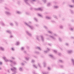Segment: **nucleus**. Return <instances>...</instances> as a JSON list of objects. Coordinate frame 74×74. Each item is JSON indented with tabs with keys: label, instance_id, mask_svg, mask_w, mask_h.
I'll return each mask as SVG.
<instances>
[{
	"label": "nucleus",
	"instance_id": "f03ea898",
	"mask_svg": "<svg viewBox=\"0 0 74 74\" xmlns=\"http://www.w3.org/2000/svg\"><path fill=\"white\" fill-rule=\"evenodd\" d=\"M3 59H4L6 62H10L12 64H16V62H13L11 60H9L7 59V58L5 57H3Z\"/></svg>",
	"mask_w": 74,
	"mask_h": 74
},
{
	"label": "nucleus",
	"instance_id": "dca6fc26",
	"mask_svg": "<svg viewBox=\"0 0 74 74\" xmlns=\"http://www.w3.org/2000/svg\"><path fill=\"white\" fill-rule=\"evenodd\" d=\"M71 61L73 63V65L74 66V59H71Z\"/></svg>",
	"mask_w": 74,
	"mask_h": 74
},
{
	"label": "nucleus",
	"instance_id": "39448f33",
	"mask_svg": "<svg viewBox=\"0 0 74 74\" xmlns=\"http://www.w3.org/2000/svg\"><path fill=\"white\" fill-rule=\"evenodd\" d=\"M25 25H27L28 27H29V28H30L31 29H32V30H33V29H34V27H33V26H30L29 25L26 23H25Z\"/></svg>",
	"mask_w": 74,
	"mask_h": 74
},
{
	"label": "nucleus",
	"instance_id": "37998d69",
	"mask_svg": "<svg viewBox=\"0 0 74 74\" xmlns=\"http://www.w3.org/2000/svg\"><path fill=\"white\" fill-rule=\"evenodd\" d=\"M42 73H43V74H47V73H46L45 72H42Z\"/></svg>",
	"mask_w": 74,
	"mask_h": 74
},
{
	"label": "nucleus",
	"instance_id": "9d476101",
	"mask_svg": "<svg viewBox=\"0 0 74 74\" xmlns=\"http://www.w3.org/2000/svg\"><path fill=\"white\" fill-rule=\"evenodd\" d=\"M51 5V3H48L47 4V7H49Z\"/></svg>",
	"mask_w": 74,
	"mask_h": 74
},
{
	"label": "nucleus",
	"instance_id": "f257e3e1",
	"mask_svg": "<svg viewBox=\"0 0 74 74\" xmlns=\"http://www.w3.org/2000/svg\"><path fill=\"white\" fill-rule=\"evenodd\" d=\"M48 33H49V34H52L53 36H49V37L51 38L53 40H56V38H55V37L57 36V35L56 34H53V32L52 31H48Z\"/></svg>",
	"mask_w": 74,
	"mask_h": 74
},
{
	"label": "nucleus",
	"instance_id": "e433bc0d",
	"mask_svg": "<svg viewBox=\"0 0 74 74\" xmlns=\"http://www.w3.org/2000/svg\"><path fill=\"white\" fill-rule=\"evenodd\" d=\"M25 59H26V60H29V58H25Z\"/></svg>",
	"mask_w": 74,
	"mask_h": 74
},
{
	"label": "nucleus",
	"instance_id": "49530a36",
	"mask_svg": "<svg viewBox=\"0 0 74 74\" xmlns=\"http://www.w3.org/2000/svg\"><path fill=\"white\" fill-rule=\"evenodd\" d=\"M70 30H71V31H73V29L72 28H71L70 29Z\"/></svg>",
	"mask_w": 74,
	"mask_h": 74
},
{
	"label": "nucleus",
	"instance_id": "f704fd0d",
	"mask_svg": "<svg viewBox=\"0 0 74 74\" xmlns=\"http://www.w3.org/2000/svg\"><path fill=\"white\" fill-rule=\"evenodd\" d=\"M59 41H62V39H61L60 38H59Z\"/></svg>",
	"mask_w": 74,
	"mask_h": 74
},
{
	"label": "nucleus",
	"instance_id": "13d9d810",
	"mask_svg": "<svg viewBox=\"0 0 74 74\" xmlns=\"http://www.w3.org/2000/svg\"><path fill=\"white\" fill-rule=\"evenodd\" d=\"M10 38H12V37H13V36H10Z\"/></svg>",
	"mask_w": 74,
	"mask_h": 74
},
{
	"label": "nucleus",
	"instance_id": "bf43d9fd",
	"mask_svg": "<svg viewBox=\"0 0 74 74\" xmlns=\"http://www.w3.org/2000/svg\"><path fill=\"white\" fill-rule=\"evenodd\" d=\"M21 65H22V66L24 65V64L23 63H21Z\"/></svg>",
	"mask_w": 74,
	"mask_h": 74
},
{
	"label": "nucleus",
	"instance_id": "6e6d98bb",
	"mask_svg": "<svg viewBox=\"0 0 74 74\" xmlns=\"http://www.w3.org/2000/svg\"><path fill=\"white\" fill-rule=\"evenodd\" d=\"M12 51H14V48H12Z\"/></svg>",
	"mask_w": 74,
	"mask_h": 74
},
{
	"label": "nucleus",
	"instance_id": "69168bd1",
	"mask_svg": "<svg viewBox=\"0 0 74 74\" xmlns=\"http://www.w3.org/2000/svg\"><path fill=\"white\" fill-rule=\"evenodd\" d=\"M52 22H55V21H52Z\"/></svg>",
	"mask_w": 74,
	"mask_h": 74
},
{
	"label": "nucleus",
	"instance_id": "cd10ccee",
	"mask_svg": "<svg viewBox=\"0 0 74 74\" xmlns=\"http://www.w3.org/2000/svg\"><path fill=\"white\" fill-rule=\"evenodd\" d=\"M69 7H70L71 8H73L74 7V6H72L71 5H69Z\"/></svg>",
	"mask_w": 74,
	"mask_h": 74
},
{
	"label": "nucleus",
	"instance_id": "c756f323",
	"mask_svg": "<svg viewBox=\"0 0 74 74\" xmlns=\"http://www.w3.org/2000/svg\"><path fill=\"white\" fill-rule=\"evenodd\" d=\"M34 20H35V21H36V22H37L38 20L37 19V18H34Z\"/></svg>",
	"mask_w": 74,
	"mask_h": 74
},
{
	"label": "nucleus",
	"instance_id": "a211bd4d",
	"mask_svg": "<svg viewBox=\"0 0 74 74\" xmlns=\"http://www.w3.org/2000/svg\"><path fill=\"white\" fill-rule=\"evenodd\" d=\"M19 70L20 71H23V69H22L20 67L19 68Z\"/></svg>",
	"mask_w": 74,
	"mask_h": 74
},
{
	"label": "nucleus",
	"instance_id": "6ab92c4d",
	"mask_svg": "<svg viewBox=\"0 0 74 74\" xmlns=\"http://www.w3.org/2000/svg\"><path fill=\"white\" fill-rule=\"evenodd\" d=\"M19 44H20V43L19 42H16V45H19Z\"/></svg>",
	"mask_w": 74,
	"mask_h": 74
},
{
	"label": "nucleus",
	"instance_id": "0eeeda50",
	"mask_svg": "<svg viewBox=\"0 0 74 74\" xmlns=\"http://www.w3.org/2000/svg\"><path fill=\"white\" fill-rule=\"evenodd\" d=\"M26 32L27 34L29 36H30V37H32V34L29 33V32H28L27 31H26Z\"/></svg>",
	"mask_w": 74,
	"mask_h": 74
},
{
	"label": "nucleus",
	"instance_id": "7c9ffc66",
	"mask_svg": "<svg viewBox=\"0 0 74 74\" xmlns=\"http://www.w3.org/2000/svg\"><path fill=\"white\" fill-rule=\"evenodd\" d=\"M54 52H55V53H57V51L56 50H54Z\"/></svg>",
	"mask_w": 74,
	"mask_h": 74
},
{
	"label": "nucleus",
	"instance_id": "393cba45",
	"mask_svg": "<svg viewBox=\"0 0 74 74\" xmlns=\"http://www.w3.org/2000/svg\"><path fill=\"white\" fill-rule=\"evenodd\" d=\"M38 65L39 66V67H40V68H41V64H40L38 63Z\"/></svg>",
	"mask_w": 74,
	"mask_h": 74
},
{
	"label": "nucleus",
	"instance_id": "864d4df0",
	"mask_svg": "<svg viewBox=\"0 0 74 74\" xmlns=\"http://www.w3.org/2000/svg\"><path fill=\"white\" fill-rule=\"evenodd\" d=\"M26 14L27 15H29V13H28V12H26Z\"/></svg>",
	"mask_w": 74,
	"mask_h": 74
},
{
	"label": "nucleus",
	"instance_id": "4468645a",
	"mask_svg": "<svg viewBox=\"0 0 74 74\" xmlns=\"http://www.w3.org/2000/svg\"><path fill=\"white\" fill-rule=\"evenodd\" d=\"M36 1V0H31V2L32 3H34V1Z\"/></svg>",
	"mask_w": 74,
	"mask_h": 74
},
{
	"label": "nucleus",
	"instance_id": "2eb2a0df",
	"mask_svg": "<svg viewBox=\"0 0 74 74\" xmlns=\"http://www.w3.org/2000/svg\"><path fill=\"white\" fill-rule=\"evenodd\" d=\"M54 8H55V9H57V8H59V6H54Z\"/></svg>",
	"mask_w": 74,
	"mask_h": 74
},
{
	"label": "nucleus",
	"instance_id": "2f4dec72",
	"mask_svg": "<svg viewBox=\"0 0 74 74\" xmlns=\"http://www.w3.org/2000/svg\"><path fill=\"white\" fill-rule=\"evenodd\" d=\"M35 62V61L33 60H32V63H34Z\"/></svg>",
	"mask_w": 74,
	"mask_h": 74
},
{
	"label": "nucleus",
	"instance_id": "423d86ee",
	"mask_svg": "<svg viewBox=\"0 0 74 74\" xmlns=\"http://www.w3.org/2000/svg\"><path fill=\"white\" fill-rule=\"evenodd\" d=\"M5 13L6 15H11V13L5 11Z\"/></svg>",
	"mask_w": 74,
	"mask_h": 74
},
{
	"label": "nucleus",
	"instance_id": "de8ad7c7",
	"mask_svg": "<svg viewBox=\"0 0 74 74\" xmlns=\"http://www.w3.org/2000/svg\"><path fill=\"white\" fill-rule=\"evenodd\" d=\"M44 27H45L46 29H47V27L46 26H44Z\"/></svg>",
	"mask_w": 74,
	"mask_h": 74
},
{
	"label": "nucleus",
	"instance_id": "c9c22d12",
	"mask_svg": "<svg viewBox=\"0 0 74 74\" xmlns=\"http://www.w3.org/2000/svg\"><path fill=\"white\" fill-rule=\"evenodd\" d=\"M70 11L72 14H73L74 13V12H73V11L72 10H71Z\"/></svg>",
	"mask_w": 74,
	"mask_h": 74
},
{
	"label": "nucleus",
	"instance_id": "a19ab883",
	"mask_svg": "<svg viewBox=\"0 0 74 74\" xmlns=\"http://www.w3.org/2000/svg\"><path fill=\"white\" fill-rule=\"evenodd\" d=\"M24 48L23 47H21V50H22V51L23 50H24Z\"/></svg>",
	"mask_w": 74,
	"mask_h": 74
},
{
	"label": "nucleus",
	"instance_id": "603ef678",
	"mask_svg": "<svg viewBox=\"0 0 74 74\" xmlns=\"http://www.w3.org/2000/svg\"><path fill=\"white\" fill-rule=\"evenodd\" d=\"M58 55L59 56H60V55H61V53H59L58 54Z\"/></svg>",
	"mask_w": 74,
	"mask_h": 74
},
{
	"label": "nucleus",
	"instance_id": "4c0bfd02",
	"mask_svg": "<svg viewBox=\"0 0 74 74\" xmlns=\"http://www.w3.org/2000/svg\"><path fill=\"white\" fill-rule=\"evenodd\" d=\"M59 61L60 63H63V61L62 60H59Z\"/></svg>",
	"mask_w": 74,
	"mask_h": 74
},
{
	"label": "nucleus",
	"instance_id": "412c9836",
	"mask_svg": "<svg viewBox=\"0 0 74 74\" xmlns=\"http://www.w3.org/2000/svg\"><path fill=\"white\" fill-rule=\"evenodd\" d=\"M17 14H21V12L19 11H17L16 12Z\"/></svg>",
	"mask_w": 74,
	"mask_h": 74
},
{
	"label": "nucleus",
	"instance_id": "0e129e2a",
	"mask_svg": "<svg viewBox=\"0 0 74 74\" xmlns=\"http://www.w3.org/2000/svg\"><path fill=\"white\" fill-rule=\"evenodd\" d=\"M72 38H73V39H74V37H72Z\"/></svg>",
	"mask_w": 74,
	"mask_h": 74
},
{
	"label": "nucleus",
	"instance_id": "b1692460",
	"mask_svg": "<svg viewBox=\"0 0 74 74\" xmlns=\"http://www.w3.org/2000/svg\"><path fill=\"white\" fill-rule=\"evenodd\" d=\"M43 64H44V67H46V63L44 62L43 63Z\"/></svg>",
	"mask_w": 74,
	"mask_h": 74
},
{
	"label": "nucleus",
	"instance_id": "79ce46f5",
	"mask_svg": "<svg viewBox=\"0 0 74 74\" xmlns=\"http://www.w3.org/2000/svg\"><path fill=\"white\" fill-rule=\"evenodd\" d=\"M5 8L6 10H7V11H8L9 10V9H8L7 8V7H5Z\"/></svg>",
	"mask_w": 74,
	"mask_h": 74
},
{
	"label": "nucleus",
	"instance_id": "8fccbe9b",
	"mask_svg": "<svg viewBox=\"0 0 74 74\" xmlns=\"http://www.w3.org/2000/svg\"><path fill=\"white\" fill-rule=\"evenodd\" d=\"M60 67L61 68H63V66L62 65H60Z\"/></svg>",
	"mask_w": 74,
	"mask_h": 74
},
{
	"label": "nucleus",
	"instance_id": "1a4fd4ad",
	"mask_svg": "<svg viewBox=\"0 0 74 74\" xmlns=\"http://www.w3.org/2000/svg\"><path fill=\"white\" fill-rule=\"evenodd\" d=\"M29 0H24V1L25 3L26 4H27V5H29V4L28 3V1Z\"/></svg>",
	"mask_w": 74,
	"mask_h": 74
},
{
	"label": "nucleus",
	"instance_id": "c03bdc74",
	"mask_svg": "<svg viewBox=\"0 0 74 74\" xmlns=\"http://www.w3.org/2000/svg\"><path fill=\"white\" fill-rule=\"evenodd\" d=\"M60 28H61V29H62L63 27V26H62V25H60Z\"/></svg>",
	"mask_w": 74,
	"mask_h": 74
},
{
	"label": "nucleus",
	"instance_id": "09e8293b",
	"mask_svg": "<svg viewBox=\"0 0 74 74\" xmlns=\"http://www.w3.org/2000/svg\"><path fill=\"white\" fill-rule=\"evenodd\" d=\"M35 53L37 54L39 53V52L38 51H36L35 52Z\"/></svg>",
	"mask_w": 74,
	"mask_h": 74
},
{
	"label": "nucleus",
	"instance_id": "4d7b16f0",
	"mask_svg": "<svg viewBox=\"0 0 74 74\" xmlns=\"http://www.w3.org/2000/svg\"><path fill=\"white\" fill-rule=\"evenodd\" d=\"M2 64V62H0V64L1 65Z\"/></svg>",
	"mask_w": 74,
	"mask_h": 74
},
{
	"label": "nucleus",
	"instance_id": "052dcab7",
	"mask_svg": "<svg viewBox=\"0 0 74 74\" xmlns=\"http://www.w3.org/2000/svg\"><path fill=\"white\" fill-rule=\"evenodd\" d=\"M30 23H32V22H30L29 23H28V24H30Z\"/></svg>",
	"mask_w": 74,
	"mask_h": 74
},
{
	"label": "nucleus",
	"instance_id": "680f3d73",
	"mask_svg": "<svg viewBox=\"0 0 74 74\" xmlns=\"http://www.w3.org/2000/svg\"><path fill=\"white\" fill-rule=\"evenodd\" d=\"M48 45H50V46H51V44H48Z\"/></svg>",
	"mask_w": 74,
	"mask_h": 74
},
{
	"label": "nucleus",
	"instance_id": "4be33fe9",
	"mask_svg": "<svg viewBox=\"0 0 74 74\" xmlns=\"http://www.w3.org/2000/svg\"><path fill=\"white\" fill-rule=\"evenodd\" d=\"M6 32H7V33H9V34H11V32H10V31H7Z\"/></svg>",
	"mask_w": 74,
	"mask_h": 74
},
{
	"label": "nucleus",
	"instance_id": "a18cd8bd",
	"mask_svg": "<svg viewBox=\"0 0 74 74\" xmlns=\"http://www.w3.org/2000/svg\"><path fill=\"white\" fill-rule=\"evenodd\" d=\"M48 69L49 70H51V68L49 67H48Z\"/></svg>",
	"mask_w": 74,
	"mask_h": 74
},
{
	"label": "nucleus",
	"instance_id": "72a5a7b5",
	"mask_svg": "<svg viewBox=\"0 0 74 74\" xmlns=\"http://www.w3.org/2000/svg\"><path fill=\"white\" fill-rule=\"evenodd\" d=\"M1 24L2 25V26H4V25H5L4 23H3V22H2Z\"/></svg>",
	"mask_w": 74,
	"mask_h": 74
},
{
	"label": "nucleus",
	"instance_id": "473e14b6",
	"mask_svg": "<svg viewBox=\"0 0 74 74\" xmlns=\"http://www.w3.org/2000/svg\"><path fill=\"white\" fill-rule=\"evenodd\" d=\"M15 22L16 26H17L18 25V23L16 21H15Z\"/></svg>",
	"mask_w": 74,
	"mask_h": 74
},
{
	"label": "nucleus",
	"instance_id": "9b49d317",
	"mask_svg": "<svg viewBox=\"0 0 74 74\" xmlns=\"http://www.w3.org/2000/svg\"><path fill=\"white\" fill-rule=\"evenodd\" d=\"M36 49H38V50H39L40 51H41V49L39 47H36Z\"/></svg>",
	"mask_w": 74,
	"mask_h": 74
},
{
	"label": "nucleus",
	"instance_id": "3c124183",
	"mask_svg": "<svg viewBox=\"0 0 74 74\" xmlns=\"http://www.w3.org/2000/svg\"><path fill=\"white\" fill-rule=\"evenodd\" d=\"M65 45H66V46H68L69 45V44H68V43H66V44H65Z\"/></svg>",
	"mask_w": 74,
	"mask_h": 74
},
{
	"label": "nucleus",
	"instance_id": "f8f14e48",
	"mask_svg": "<svg viewBox=\"0 0 74 74\" xmlns=\"http://www.w3.org/2000/svg\"><path fill=\"white\" fill-rule=\"evenodd\" d=\"M0 49L2 51H3L4 50V48L3 47H0Z\"/></svg>",
	"mask_w": 74,
	"mask_h": 74
},
{
	"label": "nucleus",
	"instance_id": "774afa93",
	"mask_svg": "<svg viewBox=\"0 0 74 74\" xmlns=\"http://www.w3.org/2000/svg\"><path fill=\"white\" fill-rule=\"evenodd\" d=\"M0 70H1V68H0Z\"/></svg>",
	"mask_w": 74,
	"mask_h": 74
},
{
	"label": "nucleus",
	"instance_id": "aec40b11",
	"mask_svg": "<svg viewBox=\"0 0 74 74\" xmlns=\"http://www.w3.org/2000/svg\"><path fill=\"white\" fill-rule=\"evenodd\" d=\"M46 18L47 19H50L51 18L48 16H46Z\"/></svg>",
	"mask_w": 74,
	"mask_h": 74
},
{
	"label": "nucleus",
	"instance_id": "338daca9",
	"mask_svg": "<svg viewBox=\"0 0 74 74\" xmlns=\"http://www.w3.org/2000/svg\"><path fill=\"white\" fill-rule=\"evenodd\" d=\"M24 52V53H26V51H25Z\"/></svg>",
	"mask_w": 74,
	"mask_h": 74
},
{
	"label": "nucleus",
	"instance_id": "e2e57ef3",
	"mask_svg": "<svg viewBox=\"0 0 74 74\" xmlns=\"http://www.w3.org/2000/svg\"><path fill=\"white\" fill-rule=\"evenodd\" d=\"M72 2H73V3H74V0H72Z\"/></svg>",
	"mask_w": 74,
	"mask_h": 74
},
{
	"label": "nucleus",
	"instance_id": "c85d7f7f",
	"mask_svg": "<svg viewBox=\"0 0 74 74\" xmlns=\"http://www.w3.org/2000/svg\"><path fill=\"white\" fill-rule=\"evenodd\" d=\"M42 1L45 3L47 1V0H42Z\"/></svg>",
	"mask_w": 74,
	"mask_h": 74
},
{
	"label": "nucleus",
	"instance_id": "f3484780",
	"mask_svg": "<svg viewBox=\"0 0 74 74\" xmlns=\"http://www.w3.org/2000/svg\"><path fill=\"white\" fill-rule=\"evenodd\" d=\"M49 51V49L47 48V51H44V52H45V53H47V52H48V51Z\"/></svg>",
	"mask_w": 74,
	"mask_h": 74
},
{
	"label": "nucleus",
	"instance_id": "a878e982",
	"mask_svg": "<svg viewBox=\"0 0 74 74\" xmlns=\"http://www.w3.org/2000/svg\"><path fill=\"white\" fill-rule=\"evenodd\" d=\"M10 25L12 26H14V24L12 23H10Z\"/></svg>",
	"mask_w": 74,
	"mask_h": 74
},
{
	"label": "nucleus",
	"instance_id": "5701e85b",
	"mask_svg": "<svg viewBox=\"0 0 74 74\" xmlns=\"http://www.w3.org/2000/svg\"><path fill=\"white\" fill-rule=\"evenodd\" d=\"M38 16H40V17H41L42 18V16L41 15V14H38Z\"/></svg>",
	"mask_w": 74,
	"mask_h": 74
},
{
	"label": "nucleus",
	"instance_id": "7ed1b4c3",
	"mask_svg": "<svg viewBox=\"0 0 74 74\" xmlns=\"http://www.w3.org/2000/svg\"><path fill=\"white\" fill-rule=\"evenodd\" d=\"M40 38H41L42 41L43 42L44 41V39L43 36H36V39L38 41H40Z\"/></svg>",
	"mask_w": 74,
	"mask_h": 74
},
{
	"label": "nucleus",
	"instance_id": "6e6552de",
	"mask_svg": "<svg viewBox=\"0 0 74 74\" xmlns=\"http://www.w3.org/2000/svg\"><path fill=\"white\" fill-rule=\"evenodd\" d=\"M35 10H39V11H42V9H41V8H39L37 9H35Z\"/></svg>",
	"mask_w": 74,
	"mask_h": 74
},
{
	"label": "nucleus",
	"instance_id": "58836bf2",
	"mask_svg": "<svg viewBox=\"0 0 74 74\" xmlns=\"http://www.w3.org/2000/svg\"><path fill=\"white\" fill-rule=\"evenodd\" d=\"M49 56H50V57H51V58H53V56H52V55H49Z\"/></svg>",
	"mask_w": 74,
	"mask_h": 74
},
{
	"label": "nucleus",
	"instance_id": "5fc2aeb1",
	"mask_svg": "<svg viewBox=\"0 0 74 74\" xmlns=\"http://www.w3.org/2000/svg\"><path fill=\"white\" fill-rule=\"evenodd\" d=\"M11 58H12V59H15V58H14L12 57Z\"/></svg>",
	"mask_w": 74,
	"mask_h": 74
},
{
	"label": "nucleus",
	"instance_id": "bb28decb",
	"mask_svg": "<svg viewBox=\"0 0 74 74\" xmlns=\"http://www.w3.org/2000/svg\"><path fill=\"white\" fill-rule=\"evenodd\" d=\"M33 66L35 67V68H36V69H37V67L35 65H33Z\"/></svg>",
	"mask_w": 74,
	"mask_h": 74
},
{
	"label": "nucleus",
	"instance_id": "ddd939ff",
	"mask_svg": "<svg viewBox=\"0 0 74 74\" xmlns=\"http://www.w3.org/2000/svg\"><path fill=\"white\" fill-rule=\"evenodd\" d=\"M72 50H69L68 51V52L69 53H72Z\"/></svg>",
	"mask_w": 74,
	"mask_h": 74
},
{
	"label": "nucleus",
	"instance_id": "20e7f679",
	"mask_svg": "<svg viewBox=\"0 0 74 74\" xmlns=\"http://www.w3.org/2000/svg\"><path fill=\"white\" fill-rule=\"evenodd\" d=\"M16 70H17V69L15 67H13V68L11 69V71L13 72H14V73H16Z\"/></svg>",
	"mask_w": 74,
	"mask_h": 74
},
{
	"label": "nucleus",
	"instance_id": "ea45409f",
	"mask_svg": "<svg viewBox=\"0 0 74 74\" xmlns=\"http://www.w3.org/2000/svg\"><path fill=\"white\" fill-rule=\"evenodd\" d=\"M53 17L55 18H57V16H56V15H54Z\"/></svg>",
	"mask_w": 74,
	"mask_h": 74
}]
</instances>
